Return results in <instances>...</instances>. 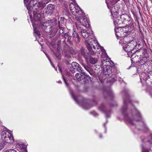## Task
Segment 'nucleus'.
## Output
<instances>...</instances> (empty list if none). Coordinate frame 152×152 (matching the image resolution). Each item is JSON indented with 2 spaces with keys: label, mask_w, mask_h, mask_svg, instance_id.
I'll use <instances>...</instances> for the list:
<instances>
[{
  "label": "nucleus",
  "mask_w": 152,
  "mask_h": 152,
  "mask_svg": "<svg viewBox=\"0 0 152 152\" xmlns=\"http://www.w3.org/2000/svg\"><path fill=\"white\" fill-rule=\"evenodd\" d=\"M140 44H137V42L134 41H131L125 47V50L126 52H130L133 50L134 49H139L141 47H140Z\"/></svg>",
  "instance_id": "0eeeda50"
},
{
  "label": "nucleus",
  "mask_w": 152,
  "mask_h": 152,
  "mask_svg": "<svg viewBox=\"0 0 152 152\" xmlns=\"http://www.w3.org/2000/svg\"><path fill=\"white\" fill-rule=\"evenodd\" d=\"M64 18H61L60 19V21L62 23L64 22Z\"/></svg>",
  "instance_id": "e433bc0d"
},
{
  "label": "nucleus",
  "mask_w": 152,
  "mask_h": 152,
  "mask_svg": "<svg viewBox=\"0 0 152 152\" xmlns=\"http://www.w3.org/2000/svg\"><path fill=\"white\" fill-rule=\"evenodd\" d=\"M34 19L35 21H40V14L37 12V11H33Z\"/></svg>",
  "instance_id": "412c9836"
},
{
  "label": "nucleus",
  "mask_w": 152,
  "mask_h": 152,
  "mask_svg": "<svg viewBox=\"0 0 152 152\" xmlns=\"http://www.w3.org/2000/svg\"><path fill=\"white\" fill-rule=\"evenodd\" d=\"M21 149L20 152H27L25 146L23 144H20L19 145Z\"/></svg>",
  "instance_id": "b1692460"
},
{
  "label": "nucleus",
  "mask_w": 152,
  "mask_h": 152,
  "mask_svg": "<svg viewBox=\"0 0 152 152\" xmlns=\"http://www.w3.org/2000/svg\"><path fill=\"white\" fill-rule=\"evenodd\" d=\"M10 132L6 131H3L1 134V137L2 139L5 142L9 143L10 140Z\"/></svg>",
  "instance_id": "ddd939ff"
},
{
  "label": "nucleus",
  "mask_w": 152,
  "mask_h": 152,
  "mask_svg": "<svg viewBox=\"0 0 152 152\" xmlns=\"http://www.w3.org/2000/svg\"><path fill=\"white\" fill-rule=\"evenodd\" d=\"M69 7L72 13L75 16H77L83 14L82 11L77 4L71 2L70 4Z\"/></svg>",
  "instance_id": "423d86ee"
},
{
  "label": "nucleus",
  "mask_w": 152,
  "mask_h": 152,
  "mask_svg": "<svg viewBox=\"0 0 152 152\" xmlns=\"http://www.w3.org/2000/svg\"><path fill=\"white\" fill-rule=\"evenodd\" d=\"M58 0L61 3H62L64 0Z\"/></svg>",
  "instance_id": "a19ab883"
},
{
  "label": "nucleus",
  "mask_w": 152,
  "mask_h": 152,
  "mask_svg": "<svg viewBox=\"0 0 152 152\" xmlns=\"http://www.w3.org/2000/svg\"><path fill=\"white\" fill-rule=\"evenodd\" d=\"M125 30L124 28H120V29H118L115 30V34L117 38H123L125 36V34H124Z\"/></svg>",
  "instance_id": "2eb2a0df"
},
{
  "label": "nucleus",
  "mask_w": 152,
  "mask_h": 152,
  "mask_svg": "<svg viewBox=\"0 0 152 152\" xmlns=\"http://www.w3.org/2000/svg\"><path fill=\"white\" fill-rule=\"evenodd\" d=\"M80 74L79 73H77L76 74L75 76L77 79H79L80 76Z\"/></svg>",
  "instance_id": "72a5a7b5"
},
{
  "label": "nucleus",
  "mask_w": 152,
  "mask_h": 152,
  "mask_svg": "<svg viewBox=\"0 0 152 152\" xmlns=\"http://www.w3.org/2000/svg\"><path fill=\"white\" fill-rule=\"evenodd\" d=\"M85 69H86V70H87L88 72H89V70H88V68H87V67H85Z\"/></svg>",
  "instance_id": "79ce46f5"
},
{
  "label": "nucleus",
  "mask_w": 152,
  "mask_h": 152,
  "mask_svg": "<svg viewBox=\"0 0 152 152\" xmlns=\"http://www.w3.org/2000/svg\"><path fill=\"white\" fill-rule=\"evenodd\" d=\"M34 32L37 35H40V32L36 29L35 28H34Z\"/></svg>",
  "instance_id": "cd10ccee"
},
{
  "label": "nucleus",
  "mask_w": 152,
  "mask_h": 152,
  "mask_svg": "<svg viewBox=\"0 0 152 152\" xmlns=\"http://www.w3.org/2000/svg\"><path fill=\"white\" fill-rule=\"evenodd\" d=\"M144 125H145L143 122H139V124L137 125L136 127L137 128V129H139V130H140V129H142V128H140V126L141 127H142L143 126H145Z\"/></svg>",
  "instance_id": "393cba45"
},
{
  "label": "nucleus",
  "mask_w": 152,
  "mask_h": 152,
  "mask_svg": "<svg viewBox=\"0 0 152 152\" xmlns=\"http://www.w3.org/2000/svg\"><path fill=\"white\" fill-rule=\"evenodd\" d=\"M55 54L56 57L58 59H59L61 58V56L60 54H58V55L56 54Z\"/></svg>",
  "instance_id": "f704fd0d"
},
{
  "label": "nucleus",
  "mask_w": 152,
  "mask_h": 152,
  "mask_svg": "<svg viewBox=\"0 0 152 152\" xmlns=\"http://www.w3.org/2000/svg\"><path fill=\"white\" fill-rule=\"evenodd\" d=\"M76 27L77 28V29H78V27H77V26L76 24Z\"/></svg>",
  "instance_id": "c03bdc74"
},
{
  "label": "nucleus",
  "mask_w": 152,
  "mask_h": 152,
  "mask_svg": "<svg viewBox=\"0 0 152 152\" xmlns=\"http://www.w3.org/2000/svg\"><path fill=\"white\" fill-rule=\"evenodd\" d=\"M132 14H133V15H134V13H133V12H132Z\"/></svg>",
  "instance_id": "603ef678"
},
{
  "label": "nucleus",
  "mask_w": 152,
  "mask_h": 152,
  "mask_svg": "<svg viewBox=\"0 0 152 152\" xmlns=\"http://www.w3.org/2000/svg\"><path fill=\"white\" fill-rule=\"evenodd\" d=\"M142 142L144 143L142 144L141 147L142 152H149L150 149V145L152 144V134H151L147 137L141 139Z\"/></svg>",
  "instance_id": "20e7f679"
},
{
  "label": "nucleus",
  "mask_w": 152,
  "mask_h": 152,
  "mask_svg": "<svg viewBox=\"0 0 152 152\" xmlns=\"http://www.w3.org/2000/svg\"><path fill=\"white\" fill-rule=\"evenodd\" d=\"M72 36L73 37L77 39L75 40V42L76 43H78L80 41V37L79 36L77 32L75 31H74L72 34Z\"/></svg>",
  "instance_id": "4be33fe9"
},
{
  "label": "nucleus",
  "mask_w": 152,
  "mask_h": 152,
  "mask_svg": "<svg viewBox=\"0 0 152 152\" xmlns=\"http://www.w3.org/2000/svg\"><path fill=\"white\" fill-rule=\"evenodd\" d=\"M76 19L78 21V22H80V23H81V21H82V18L80 19V17H76Z\"/></svg>",
  "instance_id": "7c9ffc66"
},
{
  "label": "nucleus",
  "mask_w": 152,
  "mask_h": 152,
  "mask_svg": "<svg viewBox=\"0 0 152 152\" xmlns=\"http://www.w3.org/2000/svg\"><path fill=\"white\" fill-rule=\"evenodd\" d=\"M44 7L43 4L40 2H37V0H31L30 1L27 6V9L29 14L32 9H35L37 10L39 8L40 10L44 8ZM37 11V10H36Z\"/></svg>",
  "instance_id": "39448f33"
},
{
  "label": "nucleus",
  "mask_w": 152,
  "mask_h": 152,
  "mask_svg": "<svg viewBox=\"0 0 152 152\" xmlns=\"http://www.w3.org/2000/svg\"><path fill=\"white\" fill-rule=\"evenodd\" d=\"M114 23L115 26H116L121 28L124 27V25L123 22H122V19L121 20L116 19L114 20Z\"/></svg>",
  "instance_id": "f3484780"
},
{
  "label": "nucleus",
  "mask_w": 152,
  "mask_h": 152,
  "mask_svg": "<svg viewBox=\"0 0 152 152\" xmlns=\"http://www.w3.org/2000/svg\"><path fill=\"white\" fill-rule=\"evenodd\" d=\"M146 74L145 73H142V74H141V77H142V76H144Z\"/></svg>",
  "instance_id": "58836bf2"
},
{
  "label": "nucleus",
  "mask_w": 152,
  "mask_h": 152,
  "mask_svg": "<svg viewBox=\"0 0 152 152\" xmlns=\"http://www.w3.org/2000/svg\"><path fill=\"white\" fill-rule=\"evenodd\" d=\"M86 45L89 53L91 55H94L96 53H99L102 48L96 40L94 39H89L88 41H86Z\"/></svg>",
  "instance_id": "f03ea898"
},
{
  "label": "nucleus",
  "mask_w": 152,
  "mask_h": 152,
  "mask_svg": "<svg viewBox=\"0 0 152 152\" xmlns=\"http://www.w3.org/2000/svg\"><path fill=\"white\" fill-rule=\"evenodd\" d=\"M33 26L34 27V24H33Z\"/></svg>",
  "instance_id": "8fccbe9b"
},
{
  "label": "nucleus",
  "mask_w": 152,
  "mask_h": 152,
  "mask_svg": "<svg viewBox=\"0 0 152 152\" xmlns=\"http://www.w3.org/2000/svg\"><path fill=\"white\" fill-rule=\"evenodd\" d=\"M101 61V67L102 69L104 68V67H107V66H111L110 65V62L109 61V59L106 58H103Z\"/></svg>",
  "instance_id": "dca6fc26"
},
{
  "label": "nucleus",
  "mask_w": 152,
  "mask_h": 152,
  "mask_svg": "<svg viewBox=\"0 0 152 152\" xmlns=\"http://www.w3.org/2000/svg\"><path fill=\"white\" fill-rule=\"evenodd\" d=\"M72 96L75 101V102H77L78 103L79 102H81V101H80V99L79 98L77 97L75 98L73 96V95H72Z\"/></svg>",
  "instance_id": "bb28decb"
},
{
  "label": "nucleus",
  "mask_w": 152,
  "mask_h": 152,
  "mask_svg": "<svg viewBox=\"0 0 152 152\" xmlns=\"http://www.w3.org/2000/svg\"><path fill=\"white\" fill-rule=\"evenodd\" d=\"M51 0H43V4L45 6V4H47Z\"/></svg>",
  "instance_id": "c756f323"
},
{
  "label": "nucleus",
  "mask_w": 152,
  "mask_h": 152,
  "mask_svg": "<svg viewBox=\"0 0 152 152\" xmlns=\"http://www.w3.org/2000/svg\"><path fill=\"white\" fill-rule=\"evenodd\" d=\"M63 78L64 81L65 83L66 84V79L65 77H64V76H63Z\"/></svg>",
  "instance_id": "ea45409f"
},
{
  "label": "nucleus",
  "mask_w": 152,
  "mask_h": 152,
  "mask_svg": "<svg viewBox=\"0 0 152 152\" xmlns=\"http://www.w3.org/2000/svg\"><path fill=\"white\" fill-rule=\"evenodd\" d=\"M62 38L64 39L63 43L66 44V42L70 45H72V42L71 41V36L70 35L69 33H64L62 32L61 34Z\"/></svg>",
  "instance_id": "9d476101"
},
{
  "label": "nucleus",
  "mask_w": 152,
  "mask_h": 152,
  "mask_svg": "<svg viewBox=\"0 0 152 152\" xmlns=\"http://www.w3.org/2000/svg\"><path fill=\"white\" fill-rule=\"evenodd\" d=\"M80 98H83V97H80Z\"/></svg>",
  "instance_id": "09e8293b"
},
{
  "label": "nucleus",
  "mask_w": 152,
  "mask_h": 152,
  "mask_svg": "<svg viewBox=\"0 0 152 152\" xmlns=\"http://www.w3.org/2000/svg\"><path fill=\"white\" fill-rule=\"evenodd\" d=\"M142 57V59L140 60V63L142 64L145 63L149 58L148 54L146 51H145L143 52Z\"/></svg>",
  "instance_id": "4468645a"
},
{
  "label": "nucleus",
  "mask_w": 152,
  "mask_h": 152,
  "mask_svg": "<svg viewBox=\"0 0 152 152\" xmlns=\"http://www.w3.org/2000/svg\"><path fill=\"white\" fill-rule=\"evenodd\" d=\"M55 24V22L53 20H50L48 21L43 22L41 24V26L44 29H47L46 28L48 27L49 28V31L51 32V34L52 36L55 35L56 33L58 31V29L55 28V27H53V25ZM46 32H49V31H45Z\"/></svg>",
  "instance_id": "7ed1b4c3"
},
{
  "label": "nucleus",
  "mask_w": 152,
  "mask_h": 152,
  "mask_svg": "<svg viewBox=\"0 0 152 152\" xmlns=\"http://www.w3.org/2000/svg\"><path fill=\"white\" fill-rule=\"evenodd\" d=\"M60 72H61V70H60Z\"/></svg>",
  "instance_id": "3c124183"
},
{
  "label": "nucleus",
  "mask_w": 152,
  "mask_h": 152,
  "mask_svg": "<svg viewBox=\"0 0 152 152\" xmlns=\"http://www.w3.org/2000/svg\"><path fill=\"white\" fill-rule=\"evenodd\" d=\"M59 29L63 31V32H64L65 31V29L64 27L59 26Z\"/></svg>",
  "instance_id": "c9c22d12"
},
{
  "label": "nucleus",
  "mask_w": 152,
  "mask_h": 152,
  "mask_svg": "<svg viewBox=\"0 0 152 152\" xmlns=\"http://www.w3.org/2000/svg\"><path fill=\"white\" fill-rule=\"evenodd\" d=\"M45 55H46L47 57V58H48V60L50 61L51 64L53 66V67L54 68V65L53 64V63L51 61L50 58L48 56V55H47L46 54H45Z\"/></svg>",
  "instance_id": "2f4dec72"
},
{
  "label": "nucleus",
  "mask_w": 152,
  "mask_h": 152,
  "mask_svg": "<svg viewBox=\"0 0 152 152\" xmlns=\"http://www.w3.org/2000/svg\"><path fill=\"white\" fill-rule=\"evenodd\" d=\"M104 107V104H101V106L99 107V109L101 111H103Z\"/></svg>",
  "instance_id": "c85d7f7f"
},
{
  "label": "nucleus",
  "mask_w": 152,
  "mask_h": 152,
  "mask_svg": "<svg viewBox=\"0 0 152 152\" xmlns=\"http://www.w3.org/2000/svg\"><path fill=\"white\" fill-rule=\"evenodd\" d=\"M10 144L13 143L14 142V139L12 134V133L10 131Z\"/></svg>",
  "instance_id": "a878e982"
},
{
  "label": "nucleus",
  "mask_w": 152,
  "mask_h": 152,
  "mask_svg": "<svg viewBox=\"0 0 152 152\" xmlns=\"http://www.w3.org/2000/svg\"><path fill=\"white\" fill-rule=\"evenodd\" d=\"M100 137H102V135H100Z\"/></svg>",
  "instance_id": "49530a36"
},
{
  "label": "nucleus",
  "mask_w": 152,
  "mask_h": 152,
  "mask_svg": "<svg viewBox=\"0 0 152 152\" xmlns=\"http://www.w3.org/2000/svg\"><path fill=\"white\" fill-rule=\"evenodd\" d=\"M104 68L102 69L103 74L105 75H108V78L112 77L113 75H114V72H112L113 68L111 66H107V67H104Z\"/></svg>",
  "instance_id": "f8f14e48"
},
{
  "label": "nucleus",
  "mask_w": 152,
  "mask_h": 152,
  "mask_svg": "<svg viewBox=\"0 0 152 152\" xmlns=\"http://www.w3.org/2000/svg\"><path fill=\"white\" fill-rule=\"evenodd\" d=\"M126 101L125 99L124 100V105L122 107V111L124 113L125 121L126 123H129L131 125H134L133 121L131 119V117H134V116L137 117L139 118L138 120L135 119V121H137L141 119V115L139 111L134 106H132V114H128L127 113H125L126 109Z\"/></svg>",
  "instance_id": "f257e3e1"
},
{
  "label": "nucleus",
  "mask_w": 152,
  "mask_h": 152,
  "mask_svg": "<svg viewBox=\"0 0 152 152\" xmlns=\"http://www.w3.org/2000/svg\"><path fill=\"white\" fill-rule=\"evenodd\" d=\"M10 152H17L16 151L14 150L10 149Z\"/></svg>",
  "instance_id": "4c0bfd02"
},
{
  "label": "nucleus",
  "mask_w": 152,
  "mask_h": 152,
  "mask_svg": "<svg viewBox=\"0 0 152 152\" xmlns=\"http://www.w3.org/2000/svg\"><path fill=\"white\" fill-rule=\"evenodd\" d=\"M54 5L51 4H48L47 7L45 8V13L47 14H51L53 12L54 9Z\"/></svg>",
  "instance_id": "a211bd4d"
},
{
  "label": "nucleus",
  "mask_w": 152,
  "mask_h": 152,
  "mask_svg": "<svg viewBox=\"0 0 152 152\" xmlns=\"http://www.w3.org/2000/svg\"><path fill=\"white\" fill-rule=\"evenodd\" d=\"M80 32L82 36L84 38H87L90 35V33L89 31L83 29H81Z\"/></svg>",
  "instance_id": "aec40b11"
},
{
  "label": "nucleus",
  "mask_w": 152,
  "mask_h": 152,
  "mask_svg": "<svg viewBox=\"0 0 152 152\" xmlns=\"http://www.w3.org/2000/svg\"><path fill=\"white\" fill-rule=\"evenodd\" d=\"M4 146V144L3 143H0V151L3 148Z\"/></svg>",
  "instance_id": "473e14b6"
},
{
  "label": "nucleus",
  "mask_w": 152,
  "mask_h": 152,
  "mask_svg": "<svg viewBox=\"0 0 152 152\" xmlns=\"http://www.w3.org/2000/svg\"><path fill=\"white\" fill-rule=\"evenodd\" d=\"M80 52L81 54L83 55L87 61H89L91 63L93 64H96L97 61V58L93 57L88 53H84V51L83 50H81Z\"/></svg>",
  "instance_id": "6e6552de"
},
{
  "label": "nucleus",
  "mask_w": 152,
  "mask_h": 152,
  "mask_svg": "<svg viewBox=\"0 0 152 152\" xmlns=\"http://www.w3.org/2000/svg\"><path fill=\"white\" fill-rule=\"evenodd\" d=\"M4 152H10L9 150H8L7 151H5Z\"/></svg>",
  "instance_id": "37998d69"
},
{
  "label": "nucleus",
  "mask_w": 152,
  "mask_h": 152,
  "mask_svg": "<svg viewBox=\"0 0 152 152\" xmlns=\"http://www.w3.org/2000/svg\"><path fill=\"white\" fill-rule=\"evenodd\" d=\"M115 7H113L112 8L111 10V13L112 15H114V16L115 15L117 16L118 15V10H115Z\"/></svg>",
  "instance_id": "5701e85b"
},
{
  "label": "nucleus",
  "mask_w": 152,
  "mask_h": 152,
  "mask_svg": "<svg viewBox=\"0 0 152 152\" xmlns=\"http://www.w3.org/2000/svg\"><path fill=\"white\" fill-rule=\"evenodd\" d=\"M72 67L73 68L70 67V71L73 73L75 72V69H76L79 72L81 73L83 75H85V73L83 72L82 69L80 66L76 62H72L71 64Z\"/></svg>",
  "instance_id": "1a4fd4ad"
},
{
  "label": "nucleus",
  "mask_w": 152,
  "mask_h": 152,
  "mask_svg": "<svg viewBox=\"0 0 152 152\" xmlns=\"http://www.w3.org/2000/svg\"><path fill=\"white\" fill-rule=\"evenodd\" d=\"M125 94H126V95L127 96V94H126V93H125Z\"/></svg>",
  "instance_id": "de8ad7c7"
},
{
  "label": "nucleus",
  "mask_w": 152,
  "mask_h": 152,
  "mask_svg": "<svg viewBox=\"0 0 152 152\" xmlns=\"http://www.w3.org/2000/svg\"><path fill=\"white\" fill-rule=\"evenodd\" d=\"M2 143H3V142H2ZM5 143H6V142H4H4H3V143H4V144H5V145H6V144H5Z\"/></svg>",
  "instance_id": "a18cd8bd"
},
{
  "label": "nucleus",
  "mask_w": 152,
  "mask_h": 152,
  "mask_svg": "<svg viewBox=\"0 0 152 152\" xmlns=\"http://www.w3.org/2000/svg\"><path fill=\"white\" fill-rule=\"evenodd\" d=\"M81 23L82 25L86 28H88L90 27V24H89L87 18L85 17L82 18V21Z\"/></svg>",
  "instance_id": "6ab92c4d"
},
{
  "label": "nucleus",
  "mask_w": 152,
  "mask_h": 152,
  "mask_svg": "<svg viewBox=\"0 0 152 152\" xmlns=\"http://www.w3.org/2000/svg\"><path fill=\"white\" fill-rule=\"evenodd\" d=\"M120 19H122L124 26L129 25L131 23L130 18L126 14H123L121 15Z\"/></svg>",
  "instance_id": "9b49d317"
}]
</instances>
